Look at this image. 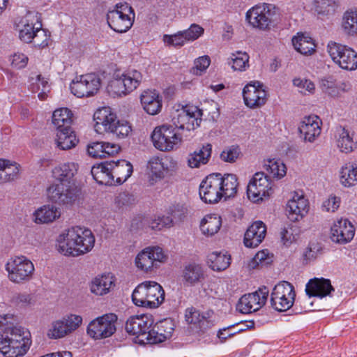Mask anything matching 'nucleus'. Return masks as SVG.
Listing matches in <instances>:
<instances>
[{"mask_svg":"<svg viewBox=\"0 0 357 357\" xmlns=\"http://www.w3.org/2000/svg\"><path fill=\"white\" fill-rule=\"evenodd\" d=\"M17 319L13 314L0 315V352L4 357H21L29 350L31 344L30 332L15 324Z\"/></svg>","mask_w":357,"mask_h":357,"instance_id":"nucleus-1","label":"nucleus"},{"mask_svg":"<svg viewBox=\"0 0 357 357\" xmlns=\"http://www.w3.org/2000/svg\"><path fill=\"white\" fill-rule=\"evenodd\" d=\"M95 244V236L89 229L73 227L57 238V250L68 257H78L90 252Z\"/></svg>","mask_w":357,"mask_h":357,"instance_id":"nucleus-2","label":"nucleus"},{"mask_svg":"<svg viewBox=\"0 0 357 357\" xmlns=\"http://www.w3.org/2000/svg\"><path fill=\"white\" fill-rule=\"evenodd\" d=\"M165 299V291L160 284L146 281L139 284L132 294V301L136 306L153 309Z\"/></svg>","mask_w":357,"mask_h":357,"instance_id":"nucleus-3","label":"nucleus"},{"mask_svg":"<svg viewBox=\"0 0 357 357\" xmlns=\"http://www.w3.org/2000/svg\"><path fill=\"white\" fill-rule=\"evenodd\" d=\"M143 76L137 70H128L121 76L118 75L109 82L108 93L113 97L125 96L135 90L141 84Z\"/></svg>","mask_w":357,"mask_h":357,"instance_id":"nucleus-4","label":"nucleus"},{"mask_svg":"<svg viewBox=\"0 0 357 357\" xmlns=\"http://www.w3.org/2000/svg\"><path fill=\"white\" fill-rule=\"evenodd\" d=\"M153 146L161 151H170L181 143L182 136L174 126L163 124L157 126L151 134Z\"/></svg>","mask_w":357,"mask_h":357,"instance_id":"nucleus-5","label":"nucleus"},{"mask_svg":"<svg viewBox=\"0 0 357 357\" xmlns=\"http://www.w3.org/2000/svg\"><path fill=\"white\" fill-rule=\"evenodd\" d=\"M135 13L127 3H117L115 8L109 10L107 20L109 27L118 33H124L132 26Z\"/></svg>","mask_w":357,"mask_h":357,"instance_id":"nucleus-6","label":"nucleus"},{"mask_svg":"<svg viewBox=\"0 0 357 357\" xmlns=\"http://www.w3.org/2000/svg\"><path fill=\"white\" fill-rule=\"evenodd\" d=\"M117 320V315L114 313H107L98 317L89 322L86 333L95 340L109 337L116 331Z\"/></svg>","mask_w":357,"mask_h":357,"instance_id":"nucleus-7","label":"nucleus"},{"mask_svg":"<svg viewBox=\"0 0 357 357\" xmlns=\"http://www.w3.org/2000/svg\"><path fill=\"white\" fill-rule=\"evenodd\" d=\"M296 292L294 286L289 282L278 283L271 294V307L278 312H285L290 309L295 301Z\"/></svg>","mask_w":357,"mask_h":357,"instance_id":"nucleus-8","label":"nucleus"},{"mask_svg":"<svg viewBox=\"0 0 357 357\" xmlns=\"http://www.w3.org/2000/svg\"><path fill=\"white\" fill-rule=\"evenodd\" d=\"M275 7L271 4L256 5L246 13V20L254 28L268 30L274 22Z\"/></svg>","mask_w":357,"mask_h":357,"instance_id":"nucleus-9","label":"nucleus"},{"mask_svg":"<svg viewBox=\"0 0 357 357\" xmlns=\"http://www.w3.org/2000/svg\"><path fill=\"white\" fill-rule=\"evenodd\" d=\"M10 281L20 283L31 279L34 266L33 263L24 256L11 258L6 265Z\"/></svg>","mask_w":357,"mask_h":357,"instance_id":"nucleus-10","label":"nucleus"},{"mask_svg":"<svg viewBox=\"0 0 357 357\" xmlns=\"http://www.w3.org/2000/svg\"><path fill=\"white\" fill-rule=\"evenodd\" d=\"M202 111L195 105H186L181 110L177 111L172 118L174 128L178 130H195L199 126L202 121Z\"/></svg>","mask_w":357,"mask_h":357,"instance_id":"nucleus-11","label":"nucleus"},{"mask_svg":"<svg viewBox=\"0 0 357 357\" xmlns=\"http://www.w3.org/2000/svg\"><path fill=\"white\" fill-rule=\"evenodd\" d=\"M271 183L267 174L257 172L249 182L247 187V195L253 202L262 201L268 197L273 192Z\"/></svg>","mask_w":357,"mask_h":357,"instance_id":"nucleus-12","label":"nucleus"},{"mask_svg":"<svg viewBox=\"0 0 357 357\" xmlns=\"http://www.w3.org/2000/svg\"><path fill=\"white\" fill-rule=\"evenodd\" d=\"M100 87V79L94 73L81 75L73 80L70 88L71 93L77 98L89 97L98 92Z\"/></svg>","mask_w":357,"mask_h":357,"instance_id":"nucleus-13","label":"nucleus"},{"mask_svg":"<svg viewBox=\"0 0 357 357\" xmlns=\"http://www.w3.org/2000/svg\"><path fill=\"white\" fill-rule=\"evenodd\" d=\"M268 294V289L263 286L255 292L245 294L239 299L236 309L243 314L255 312L265 305Z\"/></svg>","mask_w":357,"mask_h":357,"instance_id":"nucleus-14","label":"nucleus"},{"mask_svg":"<svg viewBox=\"0 0 357 357\" xmlns=\"http://www.w3.org/2000/svg\"><path fill=\"white\" fill-rule=\"evenodd\" d=\"M48 199L59 205H71L77 198L75 189L65 183H55L47 190Z\"/></svg>","mask_w":357,"mask_h":357,"instance_id":"nucleus-15","label":"nucleus"},{"mask_svg":"<svg viewBox=\"0 0 357 357\" xmlns=\"http://www.w3.org/2000/svg\"><path fill=\"white\" fill-rule=\"evenodd\" d=\"M48 199L59 205H71L77 198L75 189L65 183H55L47 190Z\"/></svg>","mask_w":357,"mask_h":357,"instance_id":"nucleus-16","label":"nucleus"},{"mask_svg":"<svg viewBox=\"0 0 357 357\" xmlns=\"http://www.w3.org/2000/svg\"><path fill=\"white\" fill-rule=\"evenodd\" d=\"M165 255L158 246L148 247L140 252L135 258L136 266L144 272L151 271L157 262L165 259Z\"/></svg>","mask_w":357,"mask_h":357,"instance_id":"nucleus-17","label":"nucleus"},{"mask_svg":"<svg viewBox=\"0 0 357 357\" xmlns=\"http://www.w3.org/2000/svg\"><path fill=\"white\" fill-rule=\"evenodd\" d=\"M217 174H209L203 180L199 185V195L201 199L205 203H218L222 198L220 183L217 178Z\"/></svg>","mask_w":357,"mask_h":357,"instance_id":"nucleus-18","label":"nucleus"},{"mask_svg":"<svg viewBox=\"0 0 357 357\" xmlns=\"http://www.w3.org/2000/svg\"><path fill=\"white\" fill-rule=\"evenodd\" d=\"M153 324V319L151 315H135L127 320L125 328L128 333L136 335L139 342L143 344L142 340L146 338Z\"/></svg>","mask_w":357,"mask_h":357,"instance_id":"nucleus-19","label":"nucleus"},{"mask_svg":"<svg viewBox=\"0 0 357 357\" xmlns=\"http://www.w3.org/2000/svg\"><path fill=\"white\" fill-rule=\"evenodd\" d=\"M174 325L172 319H164L156 323L154 326L148 331L145 339L142 340L143 344H157L165 341L172 337Z\"/></svg>","mask_w":357,"mask_h":357,"instance_id":"nucleus-20","label":"nucleus"},{"mask_svg":"<svg viewBox=\"0 0 357 357\" xmlns=\"http://www.w3.org/2000/svg\"><path fill=\"white\" fill-rule=\"evenodd\" d=\"M243 97L245 105L250 108H257L267 101V92L259 82L248 84L243 90Z\"/></svg>","mask_w":357,"mask_h":357,"instance_id":"nucleus-21","label":"nucleus"},{"mask_svg":"<svg viewBox=\"0 0 357 357\" xmlns=\"http://www.w3.org/2000/svg\"><path fill=\"white\" fill-rule=\"evenodd\" d=\"M180 277L184 286L194 287L203 283L206 280V274L201 264L191 262L183 266Z\"/></svg>","mask_w":357,"mask_h":357,"instance_id":"nucleus-22","label":"nucleus"},{"mask_svg":"<svg viewBox=\"0 0 357 357\" xmlns=\"http://www.w3.org/2000/svg\"><path fill=\"white\" fill-rule=\"evenodd\" d=\"M213 311L200 312L194 307H188L185 311V319L188 324L195 328L204 331L213 325L211 320Z\"/></svg>","mask_w":357,"mask_h":357,"instance_id":"nucleus-23","label":"nucleus"},{"mask_svg":"<svg viewBox=\"0 0 357 357\" xmlns=\"http://www.w3.org/2000/svg\"><path fill=\"white\" fill-rule=\"evenodd\" d=\"M308 209V200L304 197L303 192H294L286 208L288 218L294 222L301 219L307 213Z\"/></svg>","mask_w":357,"mask_h":357,"instance_id":"nucleus-24","label":"nucleus"},{"mask_svg":"<svg viewBox=\"0 0 357 357\" xmlns=\"http://www.w3.org/2000/svg\"><path fill=\"white\" fill-rule=\"evenodd\" d=\"M333 242L345 244L350 242L355 234L354 225L347 219H340L333 224L331 229Z\"/></svg>","mask_w":357,"mask_h":357,"instance_id":"nucleus-25","label":"nucleus"},{"mask_svg":"<svg viewBox=\"0 0 357 357\" xmlns=\"http://www.w3.org/2000/svg\"><path fill=\"white\" fill-rule=\"evenodd\" d=\"M321 121L319 116H305L300 123L298 130L305 142H313L321 133Z\"/></svg>","mask_w":357,"mask_h":357,"instance_id":"nucleus-26","label":"nucleus"},{"mask_svg":"<svg viewBox=\"0 0 357 357\" xmlns=\"http://www.w3.org/2000/svg\"><path fill=\"white\" fill-rule=\"evenodd\" d=\"M96 121L95 129L98 132H110L115 123H118L117 116L109 107L98 109L93 114Z\"/></svg>","mask_w":357,"mask_h":357,"instance_id":"nucleus-27","label":"nucleus"},{"mask_svg":"<svg viewBox=\"0 0 357 357\" xmlns=\"http://www.w3.org/2000/svg\"><path fill=\"white\" fill-rule=\"evenodd\" d=\"M266 227L262 221H255L246 230L244 245L248 248L257 247L264 239Z\"/></svg>","mask_w":357,"mask_h":357,"instance_id":"nucleus-28","label":"nucleus"},{"mask_svg":"<svg viewBox=\"0 0 357 357\" xmlns=\"http://www.w3.org/2000/svg\"><path fill=\"white\" fill-rule=\"evenodd\" d=\"M38 24L41 23L39 22L37 15L28 13L21 19L18 25L20 39L26 43H31Z\"/></svg>","mask_w":357,"mask_h":357,"instance_id":"nucleus-29","label":"nucleus"},{"mask_svg":"<svg viewBox=\"0 0 357 357\" xmlns=\"http://www.w3.org/2000/svg\"><path fill=\"white\" fill-rule=\"evenodd\" d=\"M305 291L310 297H326L334 291L331 280L325 278H313L309 280L306 284Z\"/></svg>","mask_w":357,"mask_h":357,"instance_id":"nucleus-30","label":"nucleus"},{"mask_svg":"<svg viewBox=\"0 0 357 357\" xmlns=\"http://www.w3.org/2000/svg\"><path fill=\"white\" fill-rule=\"evenodd\" d=\"M144 109L151 115L158 114L162 109V97L155 90L144 91L140 96Z\"/></svg>","mask_w":357,"mask_h":357,"instance_id":"nucleus-31","label":"nucleus"},{"mask_svg":"<svg viewBox=\"0 0 357 357\" xmlns=\"http://www.w3.org/2000/svg\"><path fill=\"white\" fill-rule=\"evenodd\" d=\"M91 173L94 180L99 184L112 185L114 182V175L112 173V166L110 161H105L93 165Z\"/></svg>","mask_w":357,"mask_h":357,"instance_id":"nucleus-32","label":"nucleus"},{"mask_svg":"<svg viewBox=\"0 0 357 357\" xmlns=\"http://www.w3.org/2000/svg\"><path fill=\"white\" fill-rule=\"evenodd\" d=\"M34 221L38 224L52 222L61 216V211L54 205H44L33 213Z\"/></svg>","mask_w":357,"mask_h":357,"instance_id":"nucleus-33","label":"nucleus"},{"mask_svg":"<svg viewBox=\"0 0 357 357\" xmlns=\"http://www.w3.org/2000/svg\"><path fill=\"white\" fill-rule=\"evenodd\" d=\"M78 165L75 162H67L55 167L52 170L53 177L58 183H70L77 172Z\"/></svg>","mask_w":357,"mask_h":357,"instance_id":"nucleus-34","label":"nucleus"},{"mask_svg":"<svg viewBox=\"0 0 357 357\" xmlns=\"http://www.w3.org/2000/svg\"><path fill=\"white\" fill-rule=\"evenodd\" d=\"M217 174V178L220 183V190L222 197L225 198L234 197L237 192L238 185V178L235 174H225L223 176L220 173Z\"/></svg>","mask_w":357,"mask_h":357,"instance_id":"nucleus-35","label":"nucleus"},{"mask_svg":"<svg viewBox=\"0 0 357 357\" xmlns=\"http://www.w3.org/2000/svg\"><path fill=\"white\" fill-rule=\"evenodd\" d=\"M147 168L149 182L151 185H154L162 180L165 176V172L167 169V167L164 165L162 159L159 157H152L149 160Z\"/></svg>","mask_w":357,"mask_h":357,"instance_id":"nucleus-36","label":"nucleus"},{"mask_svg":"<svg viewBox=\"0 0 357 357\" xmlns=\"http://www.w3.org/2000/svg\"><path fill=\"white\" fill-rule=\"evenodd\" d=\"M20 165L8 160L0 158V183L14 181L18 178Z\"/></svg>","mask_w":357,"mask_h":357,"instance_id":"nucleus-37","label":"nucleus"},{"mask_svg":"<svg viewBox=\"0 0 357 357\" xmlns=\"http://www.w3.org/2000/svg\"><path fill=\"white\" fill-rule=\"evenodd\" d=\"M110 165L112 166V173L114 177H116V183L118 184H121L127 181L133 172L132 164L126 160H120L116 162L111 160Z\"/></svg>","mask_w":357,"mask_h":357,"instance_id":"nucleus-38","label":"nucleus"},{"mask_svg":"<svg viewBox=\"0 0 357 357\" xmlns=\"http://www.w3.org/2000/svg\"><path fill=\"white\" fill-rule=\"evenodd\" d=\"M212 146L210 144L203 145L199 150L190 153L188 158V164L192 168L199 167L206 164L211 156Z\"/></svg>","mask_w":357,"mask_h":357,"instance_id":"nucleus-39","label":"nucleus"},{"mask_svg":"<svg viewBox=\"0 0 357 357\" xmlns=\"http://www.w3.org/2000/svg\"><path fill=\"white\" fill-rule=\"evenodd\" d=\"M113 286H114L113 275L111 274H104L96 277L92 281L91 291L96 295L102 296L109 293Z\"/></svg>","mask_w":357,"mask_h":357,"instance_id":"nucleus-40","label":"nucleus"},{"mask_svg":"<svg viewBox=\"0 0 357 357\" xmlns=\"http://www.w3.org/2000/svg\"><path fill=\"white\" fill-rule=\"evenodd\" d=\"M56 142L62 150H68L75 147L78 142L75 132L71 128L56 130Z\"/></svg>","mask_w":357,"mask_h":357,"instance_id":"nucleus-41","label":"nucleus"},{"mask_svg":"<svg viewBox=\"0 0 357 357\" xmlns=\"http://www.w3.org/2000/svg\"><path fill=\"white\" fill-rule=\"evenodd\" d=\"M337 146L340 151L350 153L356 147V142L354 141L353 133L340 126L337 129Z\"/></svg>","mask_w":357,"mask_h":357,"instance_id":"nucleus-42","label":"nucleus"},{"mask_svg":"<svg viewBox=\"0 0 357 357\" xmlns=\"http://www.w3.org/2000/svg\"><path fill=\"white\" fill-rule=\"evenodd\" d=\"M222 226V219L216 214L206 215L202 220L200 229L202 233L208 236H212L220 230Z\"/></svg>","mask_w":357,"mask_h":357,"instance_id":"nucleus-43","label":"nucleus"},{"mask_svg":"<svg viewBox=\"0 0 357 357\" xmlns=\"http://www.w3.org/2000/svg\"><path fill=\"white\" fill-rule=\"evenodd\" d=\"M208 264L213 271H222L229 266L231 256L227 252H213L208 257Z\"/></svg>","mask_w":357,"mask_h":357,"instance_id":"nucleus-44","label":"nucleus"},{"mask_svg":"<svg viewBox=\"0 0 357 357\" xmlns=\"http://www.w3.org/2000/svg\"><path fill=\"white\" fill-rule=\"evenodd\" d=\"M292 44L295 50L301 54H312L315 51L316 45L312 38L303 33H298L292 38Z\"/></svg>","mask_w":357,"mask_h":357,"instance_id":"nucleus-45","label":"nucleus"},{"mask_svg":"<svg viewBox=\"0 0 357 357\" xmlns=\"http://www.w3.org/2000/svg\"><path fill=\"white\" fill-rule=\"evenodd\" d=\"M73 114L66 108L62 107L56 109L52 114V123L56 130L71 128Z\"/></svg>","mask_w":357,"mask_h":357,"instance_id":"nucleus-46","label":"nucleus"},{"mask_svg":"<svg viewBox=\"0 0 357 357\" xmlns=\"http://www.w3.org/2000/svg\"><path fill=\"white\" fill-rule=\"evenodd\" d=\"M340 182L345 187H351L357 183V165L347 163L340 171Z\"/></svg>","mask_w":357,"mask_h":357,"instance_id":"nucleus-47","label":"nucleus"},{"mask_svg":"<svg viewBox=\"0 0 357 357\" xmlns=\"http://www.w3.org/2000/svg\"><path fill=\"white\" fill-rule=\"evenodd\" d=\"M264 167L269 174L268 178L272 176L280 179L284 177L287 173V167L280 160L268 159L265 161Z\"/></svg>","mask_w":357,"mask_h":357,"instance_id":"nucleus-48","label":"nucleus"},{"mask_svg":"<svg viewBox=\"0 0 357 357\" xmlns=\"http://www.w3.org/2000/svg\"><path fill=\"white\" fill-rule=\"evenodd\" d=\"M345 50L347 51L336 64L342 69L347 70L357 69V52L348 46Z\"/></svg>","mask_w":357,"mask_h":357,"instance_id":"nucleus-49","label":"nucleus"},{"mask_svg":"<svg viewBox=\"0 0 357 357\" xmlns=\"http://www.w3.org/2000/svg\"><path fill=\"white\" fill-rule=\"evenodd\" d=\"M50 36V33L47 30L42 28V24H38L31 43H32L35 47L44 48L48 46Z\"/></svg>","mask_w":357,"mask_h":357,"instance_id":"nucleus-50","label":"nucleus"},{"mask_svg":"<svg viewBox=\"0 0 357 357\" xmlns=\"http://www.w3.org/2000/svg\"><path fill=\"white\" fill-rule=\"evenodd\" d=\"M313 6L319 15H327L333 13L339 3L336 0H314Z\"/></svg>","mask_w":357,"mask_h":357,"instance_id":"nucleus-51","label":"nucleus"},{"mask_svg":"<svg viewBox=\"0 0 357 357\" xmlns=\"http://www.w3.org/2000/svg\"><path fill=\"white\" fill-rule=\"evenodd\" d=\"M342 28L349 35L357 33V13L347 10L344 13L342 18Z\"/></svg>","mask_w":357,"mask_h":357,"instance_id":"nucleus-52","label":"nucleus"},{"mask_svg":"<svg viewBox=\"0 0 357 357\" xmlns=\"http://www.w3.org/2000/svg\"><path fill=\"white\" fill-rule=\"evenodd\" d=\"M187 207L184 204H174L167 209V214L172 220V223L181 222L187 214Z\"/></svg>","mask_w":357,"mask_h":357,"instance_id":"nucleus-53","label":"nucleus"},{"mask_svg":"<svg viewBox=\"0 0 357 357\" xmlns=\"http://www.w3.org/2000/svg\"><path fill=\"white\" fill-rule=\"evenodd\" d=\"M231 68L234 70L244 71L249 66V55L246 52H238L232 54Z\"/></svg>","mask_w":357,"mask_h":357,"instance_id":"nucleus-54","label":"nucleus"},{"mask_svg":"<svg viewBox=\"0 0 357 357\" xmlns=\"http://www.w3.org/2000/svg\"><path fill=\"white\" fill-rule=\"evenodd\" d=\"M68 334H70V333L68 329L66 328L62 319L53 321L47 332L48 337L52 339L62 338Z\"/></svg>","mask_w":357,"mask_h":357,"instance_id":"nucleus-55","label":"nucleus"},{"mask_svg":"<svg viewBox=\"0 0 357 357\" xmlns=\"http://www.w3.org/2000/svg\"><path fill=\"white\" fill-rule=\"evenodd\" d=\"M347 47V45H342L334 41H330L328 43V52L335 64L343 57V54L347 51L345 50Z\"/></svg>","mask_w":357,"mask_h":357,"instance_id":"nucleus-56","label":"nucleus"},{"mask_svg":"<svg viewBox=\"0 0 357 357\" xmlns=\"http://www.w3.org/2000/svg\"><path fill=\"white\" fill-rule=\"evenodd\" d=\"M163 42L168 46H173L175 47H181L187 43L182 31H178L172 35H164Z\"/></svg>","mask_w":357,"mask_h":357,"instance_id":"nucleus-57","label":"nucleus"},{"mask_svg":"<svg viewBox=\"0 0 357 357\" xmlns=\"http://www.w3.org/2000/svg\"><path fill=\"white\" fill-rule=\"evenodd\" d=\"M62 320L70 333L77 330L82 323V317L74 314L64 316Z\"/></svg>","mask_w":357,"mask_h":357,"instance_id":"nucleus-58","label":"nucleus"},{"mask_svg":"<svg viewBox=\"0 0 357 357\" xmlns=\"http://www.w3.org/2000/svg\"><path fill=\"white\" fill-rule=\"evenodd\" d=\"M241 153L240 149L238 146H230L226 147L220 153L222 160L227 162H234Z\"/></svg>","mask_w":357,"mask_h":357,"instance_id":"nucleus-59","label":"nucleus"},{"mask_svg":"<svg viewBox=\"0 0 357 357\" xmlns=\"http://www.w3.org/2000/svg\"><path fill=\"white\" fill-rule=\"evenodd\" d=\"M293 84L298 87L299 91L303 93H305V92L313 93L315 90L314 84L307 79L294 78L293 79Z\"/></svg>","mask_w":357,"mask_h":357,"instance_id":"nucleus-60","label":"nucleus"},{"mask_svg":"<svg viewBox=\"0 0 357 357\" xmlns=\"http://www.w3.org/2000/svg\"><path fill=\"white\" fill-rule=\"evenodd\" d=\"M187 42L194 41L204 33V29L198 24H192L186 30L182 31Z\"/></svg>","mask_w":357,"mask_h":357,"instance_id":"nucleus-61","label":"nucleus"},{"mask_svg":"<svg viewBox=\"0 0 357 357\" xmlns=\"http://www.w3.org/2000/svg\"><path fill=\"white\" fill-rule=\"evenodd\" d=\"M104 149V142H93L87 146V152L90 156L94 158H105Z\"/></svg>","mask_w":357,"mask_h":357,"instance_id":"nucleus-62","label":"nucleus"},{"mask_svg":"<svg viewBox=\"0 0 357 357\" xmlns=\"http://www.w3.org/2000/svg\"><path fill=\"white\" fill-rule=\"evenodd\" d=\"M131 131V126L127 121H121L118 120V123H115L114 128L109 132L115 134L119 138H123L128 135Z\"/></svg>","mask_w":357,"mask_h":357,"instance_id":"nucleus-63","label":"nucleus"},{"mask_svg":"<svg viewBox=\"0 0 357 357\" xmlns=\"http://www.w3.org/2000/svg\"><path fill=\"white\" fill-rule=\"evenodd\" d=\"M211 63V59L208 56L205 55L200 56L195 60V67L193 73L196 75H201L204 72Z\"/></svg>","mask_w":357,"mask_h":357,"instance_id":"nucleus-64","label":"nucleus"}]
</instances>
